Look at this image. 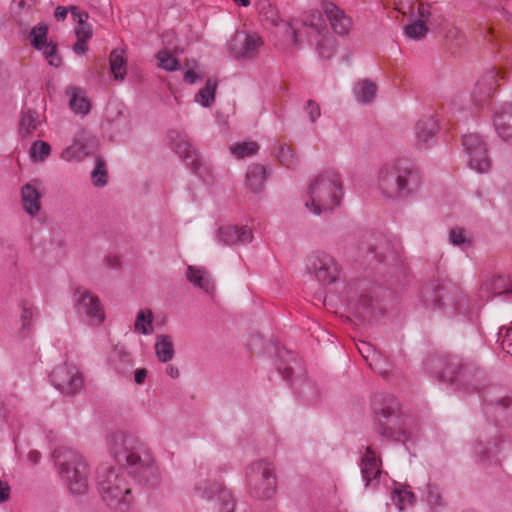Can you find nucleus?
I'll use <instances>...</instances> for the list:
<instances>
[{"label": "nucleus", "mask_w": 512, "mask_h": 512, "mask_svg": "<svg viewBox=\"0 0 512 512\" xmlns=\"http://www.w3.org/2000/svg\"><path fill=\"white\" fill-rule=\"evenodd\" d=\"M305 206L316 215L333 210L340 204L342 181L339 173L327 170L319 174L309 186Z\"/></svg>", "instance_id": "1"}, {"label": "nucleus", "mask_w": 512, "mask_h": 512, "mask_svg": "<svg viewBox=\"0 0 512 512\" xmlns=\"http://www.w3.org/2000/svg\"><path fill=\"white\" fill-rule=\"evenodd\" d=\"M61 478L73 494L81 495L89 487L90 470L86 460L73 449L61 447L54 452Z\"/></svg>", "instance_id": "2"}, {"label": "nucleus", "mask_w": 512, "mask_h": 512, "mask_svg": "<svg viewBox=\"0 0 512 512\" xmlns=\"http://www.w3.org/2000/svg\"><path fill=\"white\" fill-rule=\"evenodd\" d=\"M97 484L102 499L107 505L120 512H126L129 509L132 495L124 471L111 467L105 468L99 473Z\"/></svg>", "instance_id": "3"}, {"label": "nucleus", "mask_w": 512, "mask_h": 512, "mask_svg": "<svg viewBox=\"0 0 512 512\" xmlns=\"http://www.w3.org/2000/svg\"><path fill=\"white\" fill-rule=\"evenodd\" d=\"M380 435L395 440L406 442L412 436V419L403 414L396 406L383 407L377 412Z\"/></svg>", "instance_id": "4"}, {"label": "nucleus", "mask_w": 512, "mask_h": 512, "mask_svg": "<svg viewBox=\"0 0 512 512\" xmlns=\"http://www.w3.org/2000/svg\"><path fill=\"white\" fill-rule=\"evenodd\" d=\"M274 466L267 460L253 462L247 470L250 494L257 499H268L276 490Z\"/></svg>", "instance_id": "5"}, {"label": "nucleus", "mask_w": 512, "mask_h": 512, "mask_svg": "<svg viewBox=\"0 0 512 512\" xmlns=\"http://www.w3.org/2000/svg\"><path fill=\"white\" fill-rule=\"evenodd\" d=\"M109 445L111 454L119 463L135 466L143 462L144 445L136 436L116 432L111 436Z\"/></svg>", "instance_id": "6"}, {"label": "nucleus", "mask_w": 512, "mask_h": 512, "mask_svg": "<svg viewBox=\"0 0 512 512\" xmlns=\"http://www.w3.org/2000/svg\"><path fill=\"white\" fill-rule=\"evenodd\" d=\"M434 301L440 308L451 307L456 312L463 313L468 308V298L456 283L442 280L433 285Z\"/></svg>", "instance_id": "7"}, {"label": "nucleus", "mask_w": 512, "mask_h": 512, "mask_svg": "<svg viewBox=\"0 0 512 512\" xmlns=\"http://www.w3.org/2000/svg\"><path fill=\"white\" fill-rule=\"evenodd\" d=\"M426 369L437 377L456 381L457 378L468 369V366L462 363V360L455 355H432L425 362Z\"/></svg>", "instance_id": "8"}, {"label": "nucleus", "mask_w": 512, "mask_h": 512, "mask_svg": "<svg viewBox=\"0 0 512 512\" xmlns=\"http://www.w3.org/2000/svg\"><path fill=\"white\" fill-rule=\"evenodd\" d=\"M50 378L55 388L65 395L78 393L84 384L83 376L79 369L75 365L68 363L57 366L51 372Z\"/></svg>", "instance_id": "9"}, {"label": "nucleus", "mask_w": 512, "mask_h": 512, "mask_svg": "<svg viewBox=\"0 0 512 512\" xmlns=\"http://www.w3.org/2000/svg\"><path fill=\"white\" fill-rule=\"evenodd\" d=\"M307 270L323 284H331L338 275V267L334 259L327 253L319 251L308 256Z\"/></svg>", "instance_id": "10"}, {"label": "nucleus", "mask_w": 512, "mask_h": 512, "mask_svg": "<svg viewBox=\"0 0 512 512\" xmlns=\"http://www.w3.org/2000/svg\"><path fill=\"white\" fill-rule=\"evenodd\" d=\"M399 176V159L386 163L379 171L378 185L383 195L389 198L401 199Z\"/></svg>", "instance_id": "11"}, {"label": "nucleus", "mask_w": 512, "mask_h": 512, "mask_svg": "<svg viewBox=\"0 0 512 512\" xmlns=\"http://www.w3.org/2000/svg\"><path fill=\"white\" fill-rule=\"evenodd\" d=\"M75 296L78 309L88 317L90 323L101 324L104 321V310L96 295L84 288H77Z\"/></svg>", "instance_id": "12"}, {"label": "nucleus", "mask_w": 512, "mask_h": 512, "mask_svg": "<svg viewBox=\"0 0 512 512\" xmlns=\"http://www.w3.org/2000/svg\"><path fill=\"white\" fill-rule=\"evenodd\" d=\"M399 176L401 199L408 198L415 194L422 185V176L419 169L408 159H399Z\"/></svg>", "instance_id": "13"}, {"label": "nucleus", "mask_w": 512, "mask_h": 512, "mask_svg": "<svg viewBox=\"0 0 512 512\" xmlns=\"http://www.w3.org/2000/svg\"><path fill=\"white\" fill-rule=\"evenodd\" d=\"M70 13L73 20L77 23L75 35L77 41L73 45V51L76 54H84L88 50V41L93 36L92 26L87 22L89 15L81 11L77 6H70Z\"/></svg>", "instance_id": "14"}, {"label": "nucleus", "mask_w": 512, "mask_h": 512, "mask_svg": "<svg viewBox=\"0 0 512 512\" xmlns=\"http://www.w3.org/2000/svg\"><path fill=\"white\" fill-rule=\"evenodd\" d=\"M323 11L329 21L332 30L339 35H346L352 27V19L335 3L324 1Z\"/></svg>", "instance_id": "15"}, {"label": "nucleus", "mask_w": 512, "mask_h": 512, "mask_svg": "<svg viewBox=\"0 0 512 512\" xmlns=\"http://www.w3.org/2000/svg\"><path fill=\"white\" fill-rule=\"evenodd\" d=\"M175 152L190 166L191 170L203 176L204 172H208V167L198 157L192 144L185 138L178 136V140L175 143Z\"/></svg>", "instance_id": "16"}, {"label": "nucleus", "mask_w": 512, "mask_h": 512, "mask_svg": "<svg viewBox=\"0 0 512 512\" xmlns=\"http://www.w3.org/2000/svg\"><path fill=\"white\" fill-rule=\"evenodd\" d=\"M217 237L225 245H236L251 242L253 235L247 227L227 225L218 229Z\"/></svg>", "instance_id": "17"}, {"label": "nucleus", "mask_w": 512, "mask_h": 512, "mask_svg": "<svg viewBox=\"0 0 512 512\" xmlns=\"http://www.w3.org/2000/svg\"><path fill=\"white\" fill-rule=\"evenodd\" d=\"M360 466L366 486L370 485V483L376 480L381 474V459L371 447L366 448Z\"/></svg>", "instance_id": "18"}, {"label": "nucleus", "mask_w": 512, "mask_h": 512, "mask_svg": "<svg viewBox=\"0 0 512 512\" xmlns=\"http://www.w3.org/2000/svg\"><path fill=\"white\" fill-rule=\"evenodd\" d=\"M438 121L431 115L423 116L415 125V145L425 147L438 132Z\"/></svg>", "instance_id": "19"}, {"label": "nucleus", "mask_w": 512, "mask_h": 512, "mask_svg": "<svg viewBox=\"0 0 512 512\" xmlns=\"http://www.w3.org/2000/svg\"><path fill=\"white\" fill-rule=\"evenodd\" d=\"M38 180H33L25 184L21 189V200L24 210L31 216H35L41 209L42 194L38 191L36 184Z\"/></svg>", "instance_id": "20"}, {"label": "nucleus", "mask_w": 512, "mask_h": 512, "mask_svg": "<svg viewBox=\"0 0 512 512\" xmlns=\"http://www.w3.org/2000/svg\"><path fill=\"white\" fill-rule=\"evenodd\" d=\"M263 45L262 38L256 33H247L240 47L234 50V56L237 59L251 60L256 58L260 53Z\"/></svg>", "instance_id": "21"}, {"label": "nucleus", "mask_w": 512, "mask_h": 512, "mask_svg": "<svg viewBox=\"0 0 512 512\" xmlns=\"http://www.w3.org/2000/svg\"><path fill=\"white\" fill-rule=\"evenodd\" d=\"M494 125L503 140L512 141V105L506 106L496 113Z\"/></svg>", "instance_id": "22"}, {"label": "nucleus", "mask_w": 512, "mask_h": 512, "mask_svg": "<svg viewBox=\"0 0 512 512\" xmlns=\"http://www.w3.org/2000/svg\"><path fill=\"white\" fill-rule=\"evenodd\" d=\"M186 276L191 284L205 292H210L214 288L208 272L202 268L188 266Z\"/></svg>", "instance_id": "23"}, {"label": "nucleus", "mask_w": 512, "mask_h": 512, "mask_svg": "<svg viewBox=\"0 0 512 512\" xmlns=\"http://www.w3.org/2000/svg\"><path fill=\"white\" fill-rule=\"evenodd\" d=\"M67 94L70 96L69 105L73 112L86 115L90 111L91 104L83 90L71 87L67 90Z\"/></svg>", "instance_id": "24"}, {"label": "nucleus", "mask_w": 512, "mask_h": 512, "mask_svg": "<svg viewBox=\"0 0 512 512\" xmlns=\"http://www.w3.org/2000/svg\"><path fill=\"white\" fill-rule=\"evenodd\" d=\"M266 179V169L260 164H252L246 173V182L251 190L259 192L263 189Z\"/></svg>", "instance_id": "25"}, {"label": "nucleus", "mask_w": 512, "mask_h": 512, "mask_svg": "<svg viewBox=\"0 0 512 512\" xmlns=\"http://www.w3.org/2000/svg\"><path fill=\"white\" fill-rule=\"evenodd\" d=\"M40 125L39 115L36 111L27 109L22 111L19 121V133L22 136H29Z\"/></svg>", "instance_id": "26"}, {"label": "nucleus", "mask_w": 512, "mask_h": 512, "mask_svg": "<svg viewBox=\"0 0 512 512\" xmlns=\"http://www.w3.org/2000/svg\"><path fill=\"white\" fill-rule=\"evenodd\" d=\"M110 69L115 80H123L127 73V60L123 50H113L109 57Z\"/></svg>", "instance_id": "27"}, {"label": "nucleus", "mask_w": 512, "mask_h": 512, "mask_svg": "<svg viewBox=\"0 0 512 512\" xmlns=\"http://www.w3.org/2000/svg\"><path fill=\"white\" fill-rule=\"evenodd\" d=\"M155 352L160 362H168L174 356L173 343L170 336H158L155 344Z\"/></svg>", "instance_id": "28"}, {"label": "nucleus", "mask_w": 512, "mask_h": 512, "mask_svg": "<svg viewBox=\"0 0 512 512\" xmlns=\"http://www.w3.org/2000/svg\"><path fill=\"white\" fill-rule=\"evenodd\" d=\"M217 81L215 79H207L205 86L195 95V101L204 107H209L215 101V92Z\"/></svg>", "instance_id": "29"}, {"label": "nucleus", "mask_w": 512, "mask_h": 512, "mask_svg": "<svg viewBox=\"0 0 512 512\" xmlns=\"http://www.w3.org/2000/svg\"><path fill=\"white\" fill-rule=\"evenodd\" d=\"M377 85L370 80H363L355 87V95L359 102L370 103L376 96Z\"/></svg>", "instance_id": "30"}, {"label": "nucleus", "mask_w": 512, "mask_h": 512, "mask_svg": "<svg viewBox=\"0 0 512 512\" xmlns=\"http://www.w3.org/2000/svg\"><path fill=\"white\" fill-rule=\"evenodd\" d=\"M469 159V165L472 169L484 173L490 168V159L487 156L486 146L482 148L481 153L473 152L467 155Z\"/></svg>", "instance_id": "31"}, {"label": "nucleus", "mask_w": 512, "mask_h": 512, "mask_svg": "<svg viewBox=\"0 0 512 512\" xmlns=\"http://www.w3.org/2000/svg\"><path fill=\"white\" fill-rule=\"evenodd\" d=\"M218 501L220 502V512H233L235 507L234 499L229 491H227L221 484H214Z\"/></svg>", "instance_id": "32"}, {"label": "nucleus", "mask_w": 512, "mask_h": 512, "mask_svg": "<svg viewBox=\"0 0 512 512\" xmlns=\"http://www.w3.org/2000/svg\"><path fill=\"white\" fill-rule=\"evenodd\" d=\"M231 153L241 159L255 155L259 151V145L255 141L239 142L230 147Z\"/></svg>", "instance_id": "33"}, {"label": "nucleus", "mask_w": 512, "mask_h": 512, "mask_svg": "<svg viewBox=\"0 0 512 512\" xmlns=\"http://www.w3.org/2000/svg\"><path fill=\"white\" fill-rule=\"evenodd\" d=\"M92 182L97 187H104L107 184L108 171L105 161L98 157L95 168L91 173Z\"/></svg>", "instance_id": "34"}, {"label": "nucleus", "mask_w": 512, "mask_h": 512, "mask_svg": "<svg viewBox=\"0 0 512 512\" xmlns=\"http://www.w3.org/2000/svg\"><path fill=\"white\" fill-rule=\"evenodd\" d=\"M302 21L304 25L311 27L319 35H321L322 30H325L322 15L318 10H309L305 12L303 14Z\"/></svg>", "instance_id": "35"}, {"label": "nucleus", "mask_w": 512, "mask_h": 512, "mask_svg": "<svg viewBox=\"0 0 512 512\" xmlns=\"http://www.w3.org/2000/svg\"><path fill=\"white\" fill-rule=\"evenodd\" d=\"M259 15L263 21H266L273 26H277L281 21L277 9L268 1H263L260 3Z\"/></svg>", "instance_id": "36"}, {"label": "nucleus", "mask_w": 512, "mask_h": 512, "mask_svg": "<svg viewBox=\"0 0 512 512\" xmlns=\"http://www.w3.org/2000/svg\"><path fill=\"white\" fill-rule=\"evenodd\" d=\"M414 499V494L402 486L396 487L393 490L392 500L396 503L399 510H403L407 505H411Z\"/></svg>", "instance_id": "37"}, {"label": "nucleus", "mask_w": 512, "mask_h": 512, "mask_svg": "<svg viewBox=\"0 0 512 512\" xmlns=\"http://www.w3.org/2000/svg\"><path fill=\"white\" fill-rule=\"evenodd\" d=\"M428 26L422 20H416L405 26V34L413 40H420L428 33Z\"/></svg>", "instance_id": "38"}, {"label": "nucleus", "mask_w": 512, "mask_h": 512, "mask_svg": "<svg viewBox=\"0 0 512 512\" xmlns=\"http://www.w3.org/2000/svg\"><path fill=\"white\" fill-rule=\"evenodd\" d=\"M276 157L284 166L288 168L294 166L298 161L292 148L286 144H278Z\"/></svg>", "instance_id": "39"}, {"label": "nucleus", "mask_w": 512, "mask_h": 512, "mask_svg": "<svg viewBox=\"0 0 512 512\" xmlns=\"http://www.w3.org/2000/svg\"><path fill=\"white\" fill-rule=\"evenodd\" d=\"M152 319L150 310H141L136 318L135 330L142 334H149L152 331Z\"/></svg>", "instance_id": "40"}, {"label": "nucleus", "mask_w": 512, "mask_h": 512, "mask_svg": "<svg viewBox=\"0 0 512 512\" xmlns=\"http://www.w3.org/2000/svg\"><path fill=\"white\" fill-rule=\"evenodd\" d=\"M334 47V38L328 33L321 35L320 40L317 41V50L320 56L324 59L331 58L334 53Z\"/></svg>", "instance_id": "41"}, {"label": "nucleus", "mask_w": 512, "mask_h": 512, "mask_svg": "<svg viewBox=\"0 0 512 512\" xmlns=\"http://www.w3.org/2000/svg\"><path fill=\"white\" fill-rule=\"evenodd\" d=\"M462 144L467 155L473 152L481 153L485 147L484 142L477 134H466L463 136Z\"/></svg>", "instance_id": "42"}, {"label": "nucleus", "mask_w": 512, "mask_h": 512, "mask_svg": "<svg viewBox=\"0 0 512 512\" xmlns=\"http://www.w3.org/2000/svg\"><path fill=\"white\" fill-rule=\"evenodd\" d=\"M47 34L48 28L46 25L39 24L38 26L34 27L29 36L31 44L36 49H40V47L47 43Z\"/></svg>", "instance_id": "43"}, {"label": "nucleus", "mask_w": 512, "mask_h": 512, "mask_svg": "<svg viewBox=\"0 0 512 512\" xmlns=\"http://www.w3.org/2000/svg\"><path fill=\"white\" fill-rule=\"evenodd\" d=\"M159 66L166 71H176L179 68L178 60L167 50H161L157 54Z\"/></svg>", "instance_id": "44"}, {"label": "nucleus", "mask_w": 512, "mask_h": 512, "mask_svg": "<svg viewBox=\"0 0 512 512\" xmlns=\"http://www.w3.org/2000/svg\"><path fill=\"white\" fill-rule=\"evenodd\" d=\"M50 152V145L47 142L38 140L33 143L30 154L35 161H43L50 155Z\"/></svg>", "instance_id": "45"}, {"label": "nucleus", "mask_w": 512, "mask_h": 512, "mask_svg": "<svg viewBox=\"0 0 512 512\" xmlns=\"http://www.w3.org/2000/svg\"><path fill=\"white\" fill-rule=\"evenodd\" d=\"M39 50L43 51L44 56L48 60L49 64L54 67H59L61 64V58L57 53V46L53 43H46Z\"/></svg>", "instance_id": "46"}, {"label": "nucleus", "mask_w": 512, "mask_h": 512, "mask_svg": "<svg viewBox=\"0 0 512 512\" xmlns=\"http://www.w3.org/2000/svg\"><path fill=\"white\" fill-rule=\"evenodd\" d=\"M373 299L369 295H362L355 306L356 313L363 319L371 314Z\"/></svg>", "instance_id": "47"}, {"label": "nucleus", "mask_w": 512, "mask_h": 512, "mask_svg": "<svg viewBox=\"0 0 512 512\" xmlns=\"http://www.w3.org/2000/svg\"><path fill=\"white\" fill-rule=\"evenodd\" d=\"M449 239L453 245H461L464 243H470V240H468L466 238L465 231L462 228L451 229V231L449 233Z\"/></svg>", "instance_id": "48"}, {"label": "nucleus", "mask_w": 512, "mask_h": 512, "mask_svg": "<svg viewBox=\"0 0 512 512\" xmlns=\"http://www.w3.org/2000/svg\"><path fill=\"white\" fill-rule=\"evenodd\" d=\"M304 109L308 113L312 123L316 122V120L321 116L320 106L314 100H308Z\"/></svg>", "instance_id": "49"}, {"label": "nucleus", "mask_w": 512, "mask_h": 512, "mask_svg": "<svg viewBox=\"0 0 512 512\" xmlns=\"http://www.w3.org/2000/svg\"><path fill=\"white\" fill-rule=\"evenodd\" d=\"M427 501L434 506L442 505V496L438 487L434 485H428Z\"/></svg>", "instance_id": "50"}, {"label": "nucleus", "mask_w": 512, "mask_h": 512, "mask_svg": "<svg viewBox=\"0 0 512 512\" xmlns=\"http://www.w3.org/2000/svg\"><path fill=\"white\" fill-rule=\"evenodd\" d=\"M417 20H422L425 24L429 22L430 17L432 16V7L426 3H419L417 8Z\"/></svg>", "instance_id": "51"}, {"label": "nucleus", "mask_w": 512, "mask_h": 512, "mask_svg": "<svg viewBox=\"0 0 512 512\" xmlns=\"http://www.w3.org/2000/svg\"><path fill=\"white\" fill-rule=\"evenodd\" d=\"M34 316V311L30 307H23L21 314V321L23 328H29L31 326V321Z\"/></svg>", "instance_id": "52"}, {"label": "nucleus", "mask_w": 512, "mask_h": 512, "mask_svg": "<svg viewBox=\"0 0 512 512\" xmlns=\"http://www.w3.org/2000/svg\"><path fill=\"white\" fill-rule=\"evenodd\" d=\"M503 349L512 356V328L508 329L502 339Z\"/></svg>", "instance_id": "53"}, {"label": "nucleus", "mask_w": 512, "mask_h": 512, "mask_svg": "<svg viewBox=\"0 0 512 512\" xmlns=\"http://www.w3.org/2000/svg\"><path fill=\"white\" fill-rule=\"evenodd\" d=\"M10 497V486L6 481L0 480V502H5Z\"/></svg>", "instance_id": "54"}, {"label": "nucleus", "mask_w": 512, "mask_h": 512, "mask_svg": "<svg viewBox=\"0 0 512 512\" xmlns=\"http://www.w3.org/2000/svg\"><path fill=\"white\" fill-rule=\"evenodd\" d=\"M68 12H70V7L58 6L55 9L54 16L58 21H62L67 17Z\"/></svg>", "instance_id": "55"}, {"label": "nucleus", "mask_w": 512, "mask_h": 512, "mask_svg": "<svg viewBox=\"0 0 512 512\" xmlns=\"http://www.w3.org/2000/svg\"><path fill=\"white\" fill-rule=\"evenodd\" d=\"M358 350L360 354L363 356V358L365 360H368L370 352H372V347L370 346V344L366 342H361V344L358 346Z\"/></svg>", "instance_id": "56"}, {"label": "nucleus", "mask_w": 512, "mask_h": 512, "mask_svg": "<svg viewBox=\"0 0 512 512\" xmlns=\"http://www.w3.org/2000/svg\"><path fill=\"white\" fill-rule=\"evenodd\" d=\"M147 370L142 368V369H137L135 371V382L137 384H143L146 377H147Z\"/></svg>", "instance_id": "57"}, {"label": "nucleus", "mask_w": 512, "mask_h": 512, "mask_svg": "<svg viewBox=\"0 0 512 512\" xmlns=\"http://www.w3.org/2000/svg\"><path fill=\"white\" fill-rule=\"evenodd\" d=\"M199 78V76L196 74L195 71L193 70H187L185 73H184V81L189 83V84H193L195 83L196 79Z\"/></svg>", "instance_id": "58"}, {"label": "nucleus", "mask_w": 512, "mask_h": 512, "mask_svg": "<svg viewBox=\"0 0 512 512\" xmlns=\"http://www.w3.org/2000/svg\"><path fill=\"white\" fill-rule=\"evenodd\" d=\"M279 372L282 374L284 379H289L290 376L293 373V369L290 366L284 367V368H278Z\"/></svg>", "instance_id": "59"}, {"label": "nucleus", "mask_w": 512, "mask_h": 512, "mask_svg": "<svg viewBox=\"0 0 512 512\" xmlns=\"http://www.w3.org/2000/svg\"><path fill=\"white\" fill-rule=\"evenodd\" d=\"M28 459L30 460L31 463L33 464H37L39 459H40V453L38 451H30L28 453Z\"/></svg>", "instance_id": "60"}, {"label": "nucleus", "mask_w": 512, "mask_h": 512, "mask_svg": "<svg viewBox=\"0 0 512 512\" xmlns=\"http://www.w3.org/2000/svg\"><path fill=\"white\" fill-rule=\"evenodd\" d=\"M167 374L171 377V378H177L179 376V370L177 367L173 366V365H170L167 367Z\"/></svg>", "instance_id": "61"}, {"label": "nucleus", "mask_w": 512, "mask_h": 512, "mask_svg": "<svg viewBox=\"0 0 512 512\" xmlns=\"http://www.w3.org/2000/svg\"><path fill=\"white\" fill-rule=\"evenodd\" d=\"M512 403V399L510 397H503L496 401L497 405H501L504 408H508Z\"/></svg>", "instance_id": "62"}, {"label": "nucleus", "mask_w": 512, "mask_h": 512, "mask_svg": "<svg viewBox=\"0 0 512 512\" xmlns=\"http://www.w3.org/2000/svg\"><path fill=\"white\" fill-rule=\"evenodd\" d=\"M6 413H5V407L2 402H0V424L5 421Z\"/></svg>", "instance_id": "63"}, {"label": "nucleus", "mask_w": 512, "mask_h": 512, "mask_svg": "<svg viewBox=\"0 0 512 512\" xmlns=\"http://www.w3.org/2000/svg\"><path fill=\"white\" fill-rule=\"evenodd\" d=\"M108 262H109V265H111L112 267H116L119 265V259L117 257H109L108 258Z\"/></svg>", "instance_id": "64"}]
</instances>
